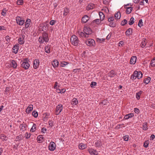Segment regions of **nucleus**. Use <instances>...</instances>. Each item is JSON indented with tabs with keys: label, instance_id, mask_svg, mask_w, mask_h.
Segmentation results:
<instances>
[{
	"label": "nucleus",
	"instance_id": "nucleus-63",
	"mask_svg": "<svg viewBox=\"0 0 155 155\" xmlns=\"http://www.w3.org/2000/svg\"><path fill=\"white\" fill-rule=\"evenodd\" d=\"M42 37L41 38L40 37L39 38L38 41L41 43H42L44 41V40H42Z\"/></svg>",
	"mask_w": 155,
	"mask_h": 155
},
{
	"label": "nucleus",
	"instance_id": "nucleus-43",
	"mask_svg": "<svg viewBox=\"0 0 155 155\" xmlns=\"http://www.w3.org/2000/svg\"><path fill=\"white\" fill-rule=\"evenodd\" d=\"M23 138V136L22 134H20L19 136H17L16 138L17 140H20Z\"/></svg>",
	"mask_w": 155,
	"mask_h": 155
},
{
	"label": "nucleus",
	"instance_id": "nucleus-37",
	"mask_svg": "<svg viewBox=\"0 0 155 155\" xmlns=\"http://www.w3.org/2000/svg\"><path fill=\"white\" fill-rule=\"evenodd\" d=\"M95 146L96 147H99L101 145L102 143H101V141L98 140V141H96V142L95 143Z\"/></svg>",
	"mask_w": 155,
	"mask_h": 155
},
{
	"label": "nucleus",
	"instance_id": "nucleus-61",
	"mask_svg": "<svg viewBox=\"0 0 155 155\" xmlns=\"http://www.w3.org/2000/svg\"><path fill=\"white\" fill-rule=\"evenodd\" d=\"M6 40L8 42H9L10 41V39L9 36L7 35L5 37Z\"/></svg>",
	"mask_w": 155,
	"mask_h": 155
},
{
	"label": "nucleus",
	"instance_id": "nucleus-60",
	"mask_svg": "<svg viewBox=\"0 0 155 155\" xmlns=\"http://www.w3.org/2000/svg\"><path fill=\"white\" fill-rule=\"evenodd\" d=\"M43 117L44 119H45L48 118V115L47 114H43Z\"/></svg>",
	"mask_w": 155,
	"mask_h": 155
},
{
	"label": "nucleus",
	"instance_id": "nucleus-20",
	"mask_svg": "<svg viewBox=\"0 0 155 155\" xmlns=\"http://www.w3.org/2000/svg\"><path fill=\"white\" fill-rule=\"evenodd\" d=\"M32 105H29L26 110V112L27 113H29L33 110Z\"/></svg>",
	"mask_w": 155,
	"mask_h": 155
},
{
	"label": "nucleus",
	"instance_id": "nucleus-49",
	"mask_svg": "<svg viewBox=\"0 0 155 155\" xmlns=\"http://www.w3.org/2000/svg\"><path fill=\"white\" fill-rule=\"evenodd\" d=\"M92 22L93 23H95L97 24H99L100 23V21L99 19H97L94 20Z\"/></svg>",
	"mask_w": 155,
	"mask_h": 155
},
{
	"label": "nucleus",
	"instance_id": "nucleus-18",
	"mask_svg": "<svg viewBox=\"0 0 155 155\" xmlns=\"http://www.w3.org/2000/svg\"><path fill=\"white\" fill-rule=\"evenodd\" d=\"M52 64L54 68L57 67L58 66V61L57 60H54L52 61Z\"/></svg>",
	"mask_w": 155,
	"mask_h": 155
},
{
	"label": "nucleus",
	"instance_id": "nucleus-57",
	"mask_svg": "<svg viewBox=\"0 0 155 155\" xmlns=\"http://www.w3.org/2000/svg\"><path fill=\"white\" fill-rule=\"evenodd\" d=\"M104 40L105 39L104 38H102V39H100L99 38L97 39V41L100 43H101L102 42L104 41Z\"/></svg>",
	"mask_w": 155,
	"mask_h": 155
},
{
	"label": "nucleus",
	"instance_id": "nucleus-47",
	"mask_svg": "<svg viewBox=\"0 0 155 155\" xmlns=\"http://www.w3.org/2000/svg\"><path fill=\"white\" fill-rule=\"evenodd\" d=\"M127 23V20L126 19H124L123 21H122V22L121 23V25L122 26H124V25H125Z\"/></svg>",
	"mask_w": 155,
	"mask_h": 155
},
{
	"label": "nucleus",
	"instance_id": "nucleus-10",
	"mask_svg": "<svg viewBox=\"0 0 155 155\" xmlns=\"http://www.w3.org/2000/svg\"><path fill=\"white\" fill-rule=\"evenodd\" d=\"M89 152L91 155H98L97 151L93 149H89L88 150Z\"/></svg>",
	"mask_w": 155,
	"mask_h": 155
},
{
	"label": "nucleus",
	"instance_id": "nucleus-16",
	"mask_svg": "<svg viewBox=\"0 0 155 155\" xmlns=\"http://www.w3.org/2000/svg\"><path fill=\"white\" fill-rule=\"evenodd\" d=\"M133 116H134V114L133 113H131L125 115L124 118V119L127 120L133 117Z\"/></svg>",
	"mask_w": 155,
	"mask_h": 155
},
{
	"label": "nucleus",
	"instance_id": "nucleus-50",
	"mask_svg": "<svg viewBox=\"0 0 155 155\" xmlns=\"http://www.w3.org/2000/svg\"><path fill=\"white\" fill-rule=\"evenodd\" d=\"M59 91H60L59 92V93H63L65 92L66 90L64 88L61 89L59 88Z\"/></svg>",
	"mask_w": 155,
	"mask_h": 155
},
{
	"label": "nucleus",
	"instance_id": "nucleus-23",
	"mask_svg": "<svg viewBox=\"0 0 155 155\" xmlns=\"http://www.w3.org/2000/svg\"><path fill=\"white\" fill-rule=\"evenodd\" d=\"M150 66L153 67H155V57L151 60L150 65Z\"/></svg>",
	"mask_w": 155,
	"mask_h": 155
},
{
	"label": "nucleus",
	"instance_id": "nucleus-24",
	"mask_svg": "<svg viewBox=\"0 0 155 155\" xmlns=\"http://www.w3.org/2000/svg\"><path fill=\"white\" fill-rule=\"evenodd\" d=\"M99 14L100 16L101 20L103 21L104 18V15L103 12H100L99 13Z\"/></svg>",
	"mask_w": 155,
	"mask_h": 155
},
{
	"label": "nucleus",
	"instance_id": "nucleus-38",
	"mask_svg": "<svg viewBox=\"0 0 155 155\" xmlns=\"http://www.w3.org/2000/svg\"><path fill=\"white\" fill-rule=\"evenodd\" d=\"M79 147L81 149H84L85 148L86 146L83 143H80L79 145Z\"/></svg>",
	"mask_w": 155,
	"mask_h": 155
},
{
	"label": "nucleus",
	"instance_id": "nucleus-64",
	"mask_svg": "<svg viewBox=\"0 0 155 155\" xmlns=\"http://www.w3.org/2000/svg\"><path fill=\"white\" fill-rule=\"evenodd\" d=\"M135 75H134V73L131 76L130 79L132 80H134L136 79Z\"/></svg>",
	"mask_w": 155,
	"mask_h": 155
},
{
	"label": "nucleus",
	"instance_id": "nucleus-3",
	"mask_svg": "<svg viewBox=\"0 0 155 155\" xmlns=\"http://www.w3.org/2000/svg\"><path fill=\"white\" fill-rule=\"evenodd\" d=\"M134 75H135L136 78H137L138 79H139L142 77L143 74L141 71H135L134 72Z\"/></svg>",
	"mask_w": 155,
	"mask_h": 155
},
{
	"label": "nucleus",
	"instance_id": "nucleus-1",
	"mask_svg": "<svg viewBox=\"0 0 155 155\" xmlns=\"http://www.w3.org/2000/svg\"><path fill=\"white\" fill-rule=\"evenodd\" d=\"M71 44L77 46L79 43V40L78 37L75 35H73L70 39Z\"/></svg>",
	"mask_w": 155,
	"mask_h": 155
},
{
	"label": "nucleus",
	"instance_id": "nucleus-46",
	"mask_svg": "<svg viewBox=\"0 0 155 155\" xmlns=\"http://www.w3.org/2000/svg\"><path fill=\"white\" fill-rule=\"evenodd\" d=\"M143 25V22H142V19H140L139 21L138 25L140 28H141Z\"/></svg>",
	"mask_w": 155,
	"mask_h": 155
},
{
	"label": "nucleus",
	"instance_id": "nucleus-17",
	"mask_svg": "<svg viewBox=\"0 0 155 155\" xmlns=\"http://www.w3.org/2000/svg\"><path fill=\"white\" fill-rule=\"evenodd\" d=\"M31 20L30 19L28 18L27 19L25 24V27L26 28H28L29 27V26L30 24V23L31 22Z\"/></svg>",
	"mask_w": 155,
	"mask_h": 155
},
{
	"label": "nucleus",
	"instance_id": "nucleus-41",
	"mask_svg": "<svg viewBox=\"0 0 155 155\" xmlns=\"http://www.w3.org/2000/svg\"><path fill=\"white\" fill-rule=\"evenodd\" d=\"M32 115L35 117H37L38 116V112L35 110L33 111L32 112Z\"/></svg>",
	"mask_w": 155,
	"mask_h": 155
},
{
	"label": "nucleus",
	"instance_id": "nucleus-31",
	"mask_svg": "<svg viewBox=\"0 0 155 155\" xmlns=\"http://www.w3.org/2000/svg\"><path fill=\"white\" fill-rule=\"evenodd\" d=\"M150 80L151 78L150 77H148L144 80L143 82L146 84H147L149 83Z\"/></svg>",
	"mask_w": 155,
	"mask_h": 155
},
{
	"label": "nucleus",
	"instance_id": "nucleus-8",
	"mask_svg": "<svg viewBox=\"0 0 155 155\" xmlns=\"http://www.w3.org/2000/svg\"><path fill=\"white\" fill-rule=\"evenodd\" d=\"M19 44H17L14 46L12 48L13 52L15 53V54H17V53L19 48Z\"/></svg>",
	"mask_w": 155,
	"mask_h": 155
},
{
	"label": "nucleus",
	"instance_id": "nucleus-2",
	"mask_svg": "<svg viewBox=\"0 0 155 155\" xmlns=\"http://www.w3.org/2000/svg\"><path fill=\"white\" fill-rule=\"evenodd\" d=\"M16 20L18 24L20 25H23L25 23L24 20L19 16H17L16 18Z\"/></svg>",
	"mask_w": 155,
	"mask_h": 155
},
{
	"label": "nucleus",
	"instance_id": "nucleus-59",
	"mask_svg": "<svg viewBox=\"0 0 155 155\" xmlns=\"http://www.w3.org/2000/svg\"><path fill=\"white\" fill-rule=\"evenodd\" d=\"M56 22L54 20H51L50 22V24L51 25H53Z\"/></svg>",
	"mask_w": 155,
	"mask_h": 155
},
{
	"label": "nucleus",
	"instance_id": "nucleus-58",
	"mask_svg": "<svg viewBox=\"0 0 155 155\" xmlns=\"http://www.w3.org/2000/svg\"><path fill=\"white\" fill-rule=\"evenodd\" d=\"M134 111L136 113L138 114L139 113L140 111L139 109L135 108L134 109Z\"/></svg>",
	"mask_w": 155,
	"mask_h": 155
},
{
	"label": "nucleus",
	"instance_id": "nucleus-36",
	"mask_svg": "<svg viewBox=\"0 0 155 155\" xmlns=\"http://www.w3.org/2000/svg\"><path fill=\"white\" fill-rule=\"evenodd\" d=\"M69 12V10L67 8H65L64 10L63 14L64 16L66 15Z\"/></svg>",
	"mask_w": 155,
	"mask_h": 155
},
{
	"label": "nucleus",
	"instance_id": "nucleus-39",
	"mask_svg": "<svg viewBox=\"0 0 155 155\" xmlns=\"http://www.w3.org/2000/svg\"><path fill=\"white\" fill-rule=\"evenodd\" d=\"M134 18L131 17L130 21H129V24L130 25H133L134 22Z\"/></svg>",
	"mask_w": 155,
	"mask_h": 155
},
{
	"label": "nucleus",
	"instance_id": "nucleus-22",
	"mask_svg": "<svg viewBox=\"0 0 155 155\" xmlns=\"http://www.w3.org/2000/svg\"><path fill=\"white\" fill-rule=\"evenodd\" d=\"M11 65L12 66L13 68H16L17 66V64L15 61L12 60L11 62Z\"/></svg>",
	"mask_w": 155,
	"mask_h": 155
},
{
	"label": "nucleus",
	"instance_id": "nucleus-33",
	"mask_svg": "<svg viewBox=\"0 0 155 155\" xmlns=\"http://www.w3.org/2000/svg\"><path fill=\"white\" fill-rule=\"evenodd\" d=\"M142 128L144 130H146L148 129L147 123V122H144L143 124Z\"/></svg>",
	"mask_w": 155,
	"mask_h": 155
},
{
	"label": "nucleus",
	"instance_id": "nucleus-54",
	"mask_svg": "<svg viewBox=\"0 0 155 155\" xmlns=\"http://www.w3.org/2000/svg\"><path fill=\"white\" fill-rule=\"evenodd\" d=\"M62 109H63L62 105L61 104H59V114L62 111Z\"/></svg>",
	"mask_w": 155,
	"mask_h": 155
},
{
	"label": "nucleus",
	"instance_id": "nucleus-25",
	"mask_svg": "<svg viewBox=\"0 0 155 155\" xmlns=\"http://www.w3.org/2000/svg\"><path fill=\"white\" fill-rule=\"evenodd\" d=\"M143 93V91H140L139 92H137L136 95V98L139 100L140 97V95L142 94V93Z\"/></svg>",
	"mask_w": 155,
	"mask_h": 155
},
{
	"label": "nucleus",
	"instance_id": "nucleus-4",
	"mask_svg": "<svg viewBox=\"0 0 155 155\" xmlns=\"http://www.w3.org/2000/svg\"><path fill=\"white\" fill-rule=\"evenodd\" d=\"M94 42V41L92 39H88L86 41V45L89 46H93Z\"/></svg>",
	"mask_w": 155,
	"mask_h": 155
},
{
	"label": "nucleus",
	"instance_id": "nucleus-13",
	"mask_svg": "<svg viewBox=\"0 0 155 155\" xmlns=\"http://www.w3.org/2000/svg\"><path fill=\"white\" fill-rule=\"evenodd\" d=\"M89 17L87 15H84L82 18V23H86L89 20Z\"/></svg>",
	"mask_w": 155,
	"mask_h": 155
},
{
	"label": "nucleus",
	"instance_id": "nucleus-29",
	"mask_svg": "<svg viewBox=\"0 0 155 155\" xmlns=\"http://www.w3.org/2000/svg\"><path fill=\"white\" fill-rule=\"evenodd\" d=\"M0 138L3 141L6 140L8 139V137L3 134L1 135Z\"/></svg>",
	"mask_w": 155,
	"mask_h": 155
},
{
	"label": "nucleus",
	"instance_id": "nucleus-53",
	"mask_svg": "<svg viewBox=\"0 0 155 155\" xmlns=\"http://www.w3.org/2000/svg\"><path fill=\"white\" fill-rule=\"evenodd\" d=\"M31 136V134H28V133H26L25 134V137L26 139H28L30 138Z\"/></svg>",
	"mask_w": 155,
	"mask_h": 155
},
{
	"label": "nucleus",
	"instance_id": "nucleus-48",
	"mask_svg": "<svg viewBox=\"0 0 155 155\" xmlns=\"http://www.w3.org/2000/svg\"><path fill=\"white\" fill-rule=\"evenodd\" d=\"M123 138L124 141H128L129 138V136L127 135L124 136L123 137Z\"/></svg>",
	"mask_w": 155,
	"mask_h": 155
},
{
	"label": "nucleus",
	"instance_id": "nucleus-28",
	"mask_svg": "<svg viewBox=\"0 0 155 155\" xmlns=\"http://www.w3.org/2000/svg\"><path fill=\"white\" fill-rule=\"evenodd\" d=\"M36 125L35 124H33V126L30 130V131L31 132H34L36 129Z\"/></svg>",
	"mask_w": 155,
	"mask_h": 155
},
{
	"label": "nucleus",
	"instance_id": "nucleus-45",
	"mask_svg": "<svg viewBox=\"0 0 155 155\" xmlns=\"http://www.w3.org/2000/svg\"><path fill=\"white\" fill-rule=\"evenodd\" d=\"M45 51L46 53H50V48L48 46H46L45 47Z\"/></svg>",
	"mask_w": 155,
	"mask_h": 155
},
{
	"label": "nucleus",
	"instance_id": "nucleus-32",
	"mask_svg": "<svg viewBox=\"0 0 155 155\" xmlns=\"http://www.w3.org/2000/svg\"><path fill=\"white\" fill-rule=\"evenodd\" d=\"M26 126L27 125L26 124H22L20 125L19 126V128L20 130H25V129L26 128Z\"/></svg>",
	"mask_w": 155,
	"mask_h": 155
},
{
	"label": "nucleus",
	"instance_id": "nucleus-27",
	"mask_svg": "<svg viewBox=\"0 0 155 155\" xmlns=\"http://www.w3.org/2000/svg\"><path fill=\"white\" fill-rule=\"evenodd\" d=\"M78 102L76 98H73L72 100L71 104L76 105L78 104Z\"/></svg>",
	"mask_w": 155,
	"mask_h": 155
},
{
	"label": "nucleus",
	"instance_id": "nucleus-5",
	"mask_svg": "<svg viewBox=\"0 0 155 155\" xmlns=\"http://www.w3.org/2000/svg\"><path fill=\"white\" fill-rule=\"evenodd\" d=\"M56 145L53 142H51L49 146V149L51 151H53L55 149Z\"/></svg>",
	"mask_w": 155,
	"mask_h": 155
},
{
	"label": "nucleus",
	"instance_id": "nucleus-51",
	"mask_svg": "<svg viewBox=\"0 0 155 155\" xmlns=\"http://www.w3.org/2000/svg\"><path fill=\"white\" fill-rule=\"evenodd\" d=\"M97 84V83L95 82H94V81H92L91 83V84H90V86L91 87H94V86H95Z\"/></svg>",
	"mask_w": 155,
	"mask_h": 155
},
{
	"label": "nucleus",
	"instance_id": "nucleus-21",
	"mask_svg": "<svg viewBox=\"0 0 155 155\" xmlns=\"http://www.w3.org/2000/svg\"><path fill=\"white\" fill-rule=\"evenodd\" d=\"M37 140L39 143L42 142L44 140V137L41 135L38 136L37 137Z\"/></svg>",
	"mask_w": 155,
	"mask_h": 155
},
{
	"label": "nucleus",
	"instance_id": "nucleus-35",
	"mask_svg": "<svg viewBox=\"0 0 155 155\" xmlns=\"http://www.w3.org/2000/svg\"><path fill=\"white\" fill-rule=\"evenodd\" d=\"M133 7H128L127 9H126V13L127 14H130L133 9Z\"/></svg>",
	"mask_w": 155,
	"mask_h": 155
},
{
	"label": "nucleus",
	"instance_id": "nucleus-15",
	"mask_svg": "<svg viewBox=\"0 0 155 155\" xmlns=\"http://www.w3.org/2000/svg\"><path fill=\"white\" fill-rule=\"evenodd\" d=\"M115 72L114 70L110 71L107 74V76L111 78H113L115 75Z\"/></svg>",
	"mask_w": 155,
	"mask_h": 155
},
{
	"label": "nucleus",
	"instance_id": "nucleus-55",
	"mask_svg": "<svg viewBox=\"0 0 155 155\" xmlns=\"http://www.w3.org/2000/svg\"><path fill=\"white\" fill-rule=\"evenodd\" d=\"M149 145V143L148 141H146L144 143L143 146L146 148Z\"/></svg>",
	"mask_w": 155,
	"mask_h": 155
},
{
	"label": "nucleus",
	"instance_id": "nucleus-12",
	"mask_svg": "<svg viewBox=\"0 0 155 155\" xmlns=\"http://www.w3.org/2000/svg\"><path fill=\"white\" fill-rule=\"evenodd\" d=\"M95 7V5L91 3L88 4L86 7V9L87 10H89L94 8Z\"/></svg>",
	"mask_w": 155,
	"mask_h": 155
},
{
	"label": "nucleus",
	"instance_id": "nucleus-9",
	"mask_svg": "<svg viewBox=\"0 0 155 155\" xmlns=\"http://www.w3.org/2000/svg\"><path fill=\"white\" fill-rule=\"evenodd\" d=\"M21 66L25 69H27L30 66V65L28 63L23 62L21 64Z\"/></svg>",
	"mask_w": 155,
	"mask_h": 155
},
{
	"label": "nucleus",
	"instance_id": "nucleus-30",
	"mask_svg": "<svg viewBox=\"0 0 155 155\" xmlns=\"http://www.w3.org/2000/svg\"><path fill=\"white\" fill-rule=\"evenodd\" d=\"M18 41L20 45L23 44L25 43V40L22 39V38L20 37L18 39Z\"/></svg>",
	"mask_w": 155,
	"mask_h": 155
},
{
	"label": "nucleus",
	"instance_id": "nucleus-42",
	"mask_svg": "<svg viewBox=\"0 0 155 155\" xmlns=\"http://www.w3.org/2000/svg\"><path fill=\"white\" fill-rule=\"evenodd\" d=\"M110 22V23L109 24V25L110 27H114L116 26V23H114V22Z\"/></svg>",
	"mask_w": 155,
	"mask_h": 155
},
{
	"label": "nucleus",
	"instance_id": "nucleus-11",
	"mask_svg": "<svg viewBox=\"0 0 155 155\" xmlns=\"http://www.w3.org/2000/svg\"><path fill=\"white\" fill-rule=\"evenodd\" d=\"M39 63V61L38 59H35L33 62V67L35 69L37 68Z\"/></svg>",
	"mask_w": 155,
	"mask_h": 155
},
{
	"label": "nucleus",
	"instance_id": "nucleus-62",
	"mask_svg": "<svg viewBox=\"0 0 155 155\" xmlns=\"http://www.w3.org/2000/svg\"><path fill=\"white\" fill-rule=\"evenodd\" d=\"M79 35L80 36L82 37H83L84 36V33L82 31L79 33Z\"/></svg>",
	"mask_w": 155,
	"mask_h": 155
},
{
	"label": "nucleus",
	"instance_id": "nucleus-19",
	"mask_svg": "<svg viewBox=\"0 0 155 155\" xmlns=\"http://www.w3.org/2000/svg\"><path fill=\"white\" fill-rule=\"evenodd\" d=\"M132 33V30L131 28H129L125 32L126 35L129 36L131 35Z\"/></svg>",
	"mask_w": 155,
	"mask_h": 155
},
{
	"label": "nucleus",
	"instance_id": "nucleus-14",
	"mask_svg": "<svg viewBox=\"0 0 155 155\" xmlns=\"http://www.w3.org/2000/svg\"><path fill=\"white\" fill-rule=\"evenodd\" d=\"M137 57L136 56H133L131 58L130 63L131 64H134L136 61Z\"/></svg>",
	"mask_w": 155,
	"mask_h": 155
},
{
	"label": "nucleus",
	"instance_id": "nucleus-56",
	"mask_svg": "<svg viewBox=\"0 0 155 155\" xmlns=\"http://www.w3.org/2000/svg\"><path fill=\"white\" fill-rule=\"evenodd\" d=\"M114 20V17L113 16L111 17H110L108 18V21L109 22L113 21Z\"/></svg>",
	"mask_w": 155,
	"mask_h": 155
},
{
	"label": "nucleus",
	"instance_id": "nucleus-52",
	"mask_svg": "<svg viewBox=\"0 0 155 155\" xmlns=\"http://www.w3.org/2000/svg\"><path fill=\"white\" fill-rule=\"evenodd\" d=\"M6 10L5 9H3L2 12L1 14L3 16H5L6 15Z\"/></svg>",
	"mask_w": 155,
	"mask_h": 155
},
{
	"label": "nucleus",
	"instance_id": "nucleus-7",
	"mask_svg": "<svg viewBox=\"0 0 155 155\" xmlns=\"http://www.w3.org/2000/svg\"><path fill=\"white\" fill-rule=\"evenodd\" d=\"M42 38L43 40H44L45 42H48L49 40L48 33L44 32L43 33Z\"/></svg>",
	"mask_w": 155,
	"mask_h": 155
},
{
	"label": "nucleus",
	"instance_id": "nucleus-40",
	"mask_svg": "<svg viewBox=\"0 0 155 155\" xmlns=\"http://www.w3.org/2000/svg\"><path fill=\"white\" fill-rule=\"evenodd\" d=\"M68 64V63L67 62H65V61H62L61 62L60 65L61 67H64L65 66Z\"/></svg>",
	"mask_w": 155,
	"mask_h": 155
},
{
	"label": "nucleus",
	"instance_id": "nucleus-44",
	"mask_svg": "<svg viewBox=\"0 0 155 155\" xmlns=\"http://www.w3.org/2000/svg\"><path fill=\"white\" fill-rule=\"evenodd\" d=\"M23 3V0H18L17 1V4L18 5H21Z\"/></svg>",
	"mask_w": 155,
	"mask_h": 155
},
{
	"label": "nucleus",
	"instance_id": "nucleus-34",
	"mask_svg": "<svg viewBox=\"0 0 155 155\" xmlns=\"http://www.w3.org/2000/svg\"><path fill=\"white\" fill-rule=\"evenodd\" d=\"M114 17L116 19H120V13L117 12V13H116L114 15Z\"/></svg>",
	"mask_w": 155,
	"mask_h": 155
},
{
	"label": "nucleus",
	"instance_id": "nucleus-26",
	"mask_svg": "<svg viewBox=\"0 0 155 155\" xmlns=\"http://www.w3.org/2000/svg\"><path fill=\"white\" fill-rule=\"evenodd\" d=\"M146 40V39L145 38H143V41L140 44L141 47L142 48H144L146 45V42L145 41Z\"/></svg>",
	"mask_w": 155,
	"mask_h": 155
},
{
	"label": "nucleus",
	"instance_id": "nucleus-6",
	"mask_svg": "<svg viewBox=\"0 0 155 155\" xmlns=\"http://www.w3.org/2000/svg\"><path fill=\"white\" fill-rule=\"evenodd\" d=\"M84 32L86 35H88L92 33V30L90 28L85 27L84 28Z\"/></svg>",
	"mask_w": 155,
	"mask_h": 155
}]
</instances>
